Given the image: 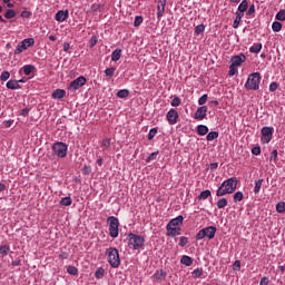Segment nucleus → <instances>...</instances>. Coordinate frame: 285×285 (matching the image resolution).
<instances>
[{
  "instance_id": "f257e3e1",
  "label": "nucleus",
  "mask_w": 285,
  "mask_h": 285,
  "mask_svg": "<svg viewBox=\"0 0 285 285\" xmlns=\"http://www.w3.org/2000/svg\"><path fill=\"white\" fill-rule=\"evenodd\" d=\"M237 190V178L232 177L222 183L216 191V197H224V195H233Z\"/></svg>"
},
{
  "instance_id": "f03ea898",
  "label": "nucleus",
  "mask_w": 285,
  "mask_h": 285,
  "mask_svg": "<svg viewBox=\"0 0 285 285\" xmlns=\"http://www.w3.org/2000/svg\"><path fill=\"white\" fill-rule=\"evenodd\" d=\"M181 224H184V216H181V215L171 219L167 224V236L168 237H177V235H181V227H180Z\"/></svg>"
},
{
  "instance_id": "7ed1b4c3",
  "label": "nucleus",
  "mask_w": 285,
  "mask_h": 285,
  "mask_svg": "<svg viewBox=\"0 0 285 285\" xmlns=\"http://www.w3.org/2000/svg\"><path fill=\"white\" fill-rule=\"evenodd\" d=\"M127 239L128 246L132 250H140V248H144V244H146V238L134 233L128 234Z\"/></svg>"
},
{
  "instance_id": "20e7f679",
  "label": "nucleus",
  "mask_w": 285,
  "mask_h": 285,
  "mask_svg": "<svg viewBox=\"0 0 285 285\" xmlns=\"http://www.w3.org/2000/svg\"><path fill=\"white\" fill-rule=\"evenodd\" d=\"M107 259L111 268H119L121 266V258L119 257V250L115 247H109L106 250Z\"/></svg>"
},
{
  "instance_id": "39448f33",
  "label": "nucleus",
  "mask_w": 285,
  "mask_h": 285,
  "mask_svg": "<svg viewBox=\"0 0 285 285\" xmlns=\"http://www.w3.org/2000/svg\"><path fill=\"white\" fill-rule=\"evenodd\" d=\"M262 82V75L259 72H253L248 76L245 82L246 90H259V83Z\"/></svg>"
},
{
  "instance_id": "423d86ee",
  "label": "nucleus",
  "mask_w": 285,
  "mask_h": 285,
  "mask_svg": "<svg viewBox=\"0 0 285 285\" xmlns=\"http://www.w3.org/2000/svg\"><path fill=\"white\" fill-rule=\"evenodd\" d=\"M216 233H217V227L215 226L205 227L196 234V240L199 242L202 239H215Z\"/></svg>"
},
{
  "instance_id": "0eeeda50",
  "label": "nucleus",
  "mask_w": 285,
  "mask_h": 285,
  "mask_svg": "<svg viewBox=\"0 0 285 285\" xmlns=\"http://www.w3.org/2000/svg\"><path fill=\"white\" fill-rule=\"evenodd\" d=\"M109 224V235L112 239H117L119 237V218L115 216H110L107 219Z\"/></svg>"
},
{
  "instance_id": "6e6552de",
  "label": "nucleus",
  "mask_w": 285,
  "mask_h": 285,
  "mask_svg": "<svg viewBox=\"0 0 285 285\" xmlns=\"http://www.w3.org/2000/svg\"><path fill=\"white\" fill-rule=\"evenodd\" d=\"M52 150H53L56 156L63 159V157H66L68 155V145L66 142H62V141L55 142L52 145Z\"/></svg>"
},
{
  "instance_id": "1a4fd4ad",
  "label": "nucleus",
  "mask_w": 285,
  "mask_h": 285,
  "mask_svg": "<svg viewBox=\"0 0 285 285\" xmlns=\"http://www.w3.org/2000/svg\"><path fill=\"white\" fill-rule=\"evenodd\" d=\"M275 129L273 127H263L261 130V141L263 144H271V140L273 139V132Z\"/></svg>"
},
{
  "instance_id": "9d476101",
  "label": "nucleus",
  "mask_w": 285,
  "mask_h": 285,
  "mask_svg": "<svg viewBox=\"0 0 285 285\" xmlns=\"http://www.w3.org/2000/svg\"><path fill=\"white\" fill-rule=\"evenodd\" d=\"M86 81H87L86 77L80 76L73 81H71L68 88L69 90H73V91L79 90V88H83V86H86Z\"/></svg>"
},
{
  "instance_id": "9b49d317",
  "label": "nucleus",
  "mask_w": 285,
  "mask_h": 285,
  "mask_svg": "<svg viewBox=\"0 0 285 285\" xmlns=\"http://www.w3.org/2000/svg\"><path fill=\"white\" fill-rule=\"evenodd\" d=\"M166 119L170 126H175L179 119V112L175 109H170L166 115Z\"/></svg>"
},
{
  "instance_id": "f8f14e48",
  "label": "nucleus",
  "mask_w": 285,
  "mask_h": 285,
  "mask_svg": "<svg viewBox=\"0 0 285 285\" xmlns=\"http://www.w3.org/2000/svg\"><path fill=\"white\" fill-rule=\"evenodd\" d=\"M207 112H208V107L207 106H202L194 114V119H197L198 121H202V120L206 119Z\"/></svg>"
},
{
  "instance_id": "ddd939ff",
  "label": "nucleus",
  "mask_w": 285,
  "mask_h": 285,
  "mask_svg": "<svg viewBox=\"0 0 285 285\" xmlns=\"http://www.w3.org/2000/svg\"><path fill=\"white\" fill-rule=\"evenodd\" d=\"M68 17H70V12L68 11V9L59 10L56 13L55 19H56V21H58V23H63V21H66L68 19Z\"/></svg>"
},
{
  "instance_id": "4468645a",
  "label": "nucleus",
  "mask_w": 285,
  "mask_h": 285,
  "mask_svg": "<svg viewBox=\"0 0 285 285\" xmlns=\"http://www.w3.org/2000/svg\"><path fill=\"white\" fill-rule=\"evenodd\" d=\"M232 66H242V63H244L246 61V55L240 53L238 56H233L232 59Z\"/></svg>"
},
{
  "instance_id": "2eb2a0df",
  "label": "nucleus",
  "mask_w": 285,
  "mask_h": 285,
  "mask_svg": "<svg viewBox=\"0 0 285 285\" xmlns=\"http://www.w3.org/2000/svg\"><path fill=\"white\" fill-rule=\"evenodd\" d=\"M164 12H166V0H159L157 6L158 19H161V17H164Z\"/></svg>"
},
{
  "instance_id": "dca6fc26",
  "label": "nucleus",
  "mask_w": 285,
  "mask_h": 285,
  "mask_svg": "<svg viewBox=\"0 0 285 285\" xmlns=\"http://www.w3.org/2000/svg\"><path fill=\"white\" fill-rule=\"evenodd\" d=\"M167 273L164 269H158L154 273V282H163V279H166Z\"/></svg>"
},
{
  "instance_id": "f3484780",
  "label": "nucleus",
  "mask_w": 285,
  "mask_h": 285,
  "mask_svg": "<svg viewBox=\"0 0 285 285\" xmlns=\"http://www.w3.org/2000/svg\"><path fill=\"white\" fill-rule=\"evenodd\" d=\"M35 70H37V68L35 67V65H24L22 67V72L28 77L30 75H32V72H35Z\"/></svg>"
},
{
  "instance_id": "a211bd4d",
  "label": "nucleus",
  "mask_w": 285,
  "mask_h": 285,
  "mask_svg": "<svg viewBox=\"0 0 285 285\" xmlns=\"http://www.w3.org/2000/svg\"><path fill=\"white\" fill-rule=\"evenodd\" d=\"M52 99H63L66 97V90L63 89H56L52 95Z\"/></svg>"
},
{
  "instance_id": "6ab92c4d",
  "label": "nucleus",
  "mask_w": 285,
  "mask_h": 285,
  "mask_svg": "<svg viewBox=\"0 0 285 285\" xmlns=\"http://www.w3.org/2000/svg\"><path fill=\"white\" fill-rule=\"evenodd\" d=\"M20 43L24 50H28V48L35 46V38H27Z\"/></svg>"
},
{
  "instance_id": "aec40b11",
  "label": "nucleus",
  "mask_w": 285,
  "mask_h": 285,
  "mask_svg": "<svg viewBox=\"0 0 285 285\" xmlns=\"http://www.w3.org/2000/svg\"><path fill=\"white\" fill-rule=\"evenodd\" d=\"M7 88H8V90H19V88H21V86L19 85V81H17V80H9L7 82Z\"/></svg>"
},
{
  "instance_id": "412c9836",
  "label": "nucleus",
  "mask_w": 285,
  "mask_h": 285,
  "mask_svg": "<svg viewBox=\"0 0 285 285\" xmlns=\"http://www.w3.org/2000/svg\"><path fill=\"white\" fill-rule=\"evenodd\" d=\"M197 134L200 137H204L205 135H208V126H206V125H198L197 126Z\"/></svg>"
},
{
  "instance_id": "4be33fe9",
  "label": "nucleus",
  "mask_w": 285,
  "mask_h": 285,
  "mask_svg": "<svg viewBox=\"0 0 285 285\" xmlns=\"http://www.w3.org/2000/svg\"><path fill=\"white\" fill-rule=\"evenodd\" d=\"M248 10V0H243L238 6V14H244Z\"/></svg>"
},
{
  "instance_id": "5701e85b",
  "label": "nucleus",
  "mask_w": 285,
  "mask_h": 285,
  "mask_svg": "<svg viewBox=\"0 0 285 285\" xmlns=\"http://www.w3.org/2000/svg\"><path fill=\"white\" fill-rule=\"evenodd\" d=\"M249 52H252L253 55H259V52H262V43H254L249 48Z\"/></svg>"
},
{
  "instance_id": "b1692460",
  "label": "nucleus",
  "mask_w": 285,
  "mask_h": 285,
  "mask_svg": "<svg viewBox=\"0 0 285 285\" xmlns=\"http://www.w3.org/2000/svg\"><path fill=\"white\" fill-rule=\"evenodd\" d=\"M244 18V13L236 12V19L233 22V28H239V23H242V19Z\"/></svg>"
},
{
  "instance_id": "393cba45",
  "label": "nucleus",
  "mask_w": 285,
  "mask_h": 285,
  "mask_svg": "<svg viewBox=\"0 0 285 285\" xmlns=\"http://www.w3.org/2000/svg\"><path fill=\"white\" fill-rule=\"evenodd\" d=\"M121 59V49H116L111 53V61H119Z\"/></svg>"
},
{
  "instance_id": "a878e982",
  "label": "nucleus",
  "mask_w": 285,
  "mask_h": 285,
  "mask_svg": "<svg viewBox=\"0 0 285 285\" xmlns=\"http://www.w3.org/2000/svg\"><path fill=\"white\" fill-rule=\"evenodd\" d=\"M180 264H184L185 266H193V258L184 255L180 259Z\"/></svg>"
},
{
  "instance_id": "bb28decb",
  "label": "nucleus",
  "mask_w": 285,
  "mask_h": 285,
  "mask_svg": "<svg viewBox=\"0 0 285 285\" xmlns=\"http://www.w3.org/2000/svg\"><path fill=\"white\" fill-rule=\"evenodd\" d=\"M10 253V245H1L0 246V255L1 257H7V255Z\"/></svg>"
},
{
  "instance_id": "cd10ccee",
  "label": "nucleus",
  "mask_w": 285,
  "mask_h": 285,
  "mask_svg": "<svg viewBox=\"0 0 285 285\" xmlns=\"http://www.w3.org/2000/svg\"><path fill=\"white\" fill-rule=\"evenodd\" d=\"M262 184H264V179L255 180V186H254L255 195H259V190H262Z\"/></svg>"
},
{
  "instance_id": "c85d7f7f",
  "label": "nucleus",
  "mask_w": 285,
  "mask_h": 285,
  "mask_svg": "<svg viewBox=\"0 0 285 285\" xmlns=\"http://www.w3.org/2000/svg\"><path fill=\"white\" fill-rule=\"evenodd\" d=\"M104 275H106V269H104V267H99V268L95 272V278H96V279H101V278H104Z\"/></svg>"
},
{
  "instance_id": "c756f323",
  "label": "nucleus",
  "mask_w": 285,
  "mask_h": 285,
  "mask_svg": "<svg viewBox=\"0 0 285 285\" xmlns=\"http://www.w3.org/2000/svg\"><path fill=\"white\" fill-rule=\"evenodd\" d=\"M213 195V193L210 191V189L204 190L198 195V199H208V197H210Z\"/></svg>"
},
{
  "instance_id": "7c9ffc66",
  "label": "nucleus",
  "mask_w": 285,
  "mask_h": 285,
  "mask_svg": "<svg viewBox=\"0 0 285 285\" xmlns=\"http://www.w3.org/2000/svg\"><path fill=\"white\" fill-rule=\"evenodd\" d=\"M60 206H72V198L69 196L61 198Z\"/></svg>"
},
{
  "instance_id": "2f4dec72",
  "label": "nucleus",
  "mask_w": 285,
  "mask_h": 285,
  "mask_svg": "<svg viewBox=\"0 0 285 285\" xmlns=\"http://www.w3.org/2000/svg\"><path fill=\"white\" fill-rule=\"evenodd\" d=\"M216 206L219 209L226 208V206H228V199H226V198L218 199V202L216 203Z\"/></svg>"
},
{
  "instance_id": "473e14b6",
  "label": "nucleus",
  "mask_w": 285,
  "mask_h": 285,
  "mask_svg": "<svg viewBox=\"0 0 285 285\" xmlns=\"http://www.w3.org/2000/svg\"><path fill=\"white\" fill-rule=\"evenodd\" d=\"M217 137H219V132L210 131L209 134H207L206 139H207V141H215V139H217Z\"/></svg>"
},
{
  "instance_id": "72a5a7b5",
  "label": "nucleus",
  "mask_w": 285,
  "mask_h": 285,
  "mask_svg": "<svg viewBox=\"0 0 285 285\" xmlns=\"http://www.w3.org/2000/svg\"><path fill=\"white\" fill-rule=\"evenodd\" d=\"M130 95V91H128V89H121L117 92V97L119 99H126V97H128Z\"/></svg>"
},
{
  "instance_id": "f704fd0d",
  "label": "nucleus",
  "mask_w": 285,
  "mask_h": 285,
  "mask_svg": "<svg viewBox=\"0 0 285 285\" xmlns=\"http://www.w3.org/2000/svg\"><path fill=\"white\" fill-rule=\"evenodd\" d=\"M273 32H281L282 31V22L275 21L272 24Z\"/></svg>"
},
{
  "instance_id": "c9c22d12",
  "label": "nucleus",
  "mask_w": 285,
  "mask_h": 285,
  "mask_svg": "<svg viewBox=\"0 0 285 285\" xmlns=\"http://www.w3.org/2000/svg\"><path fill=\"white\" fill-rule=\"evenodd\" d=\"M67 273H69V275H79V269L71 265L67 267Z\"/></svg>"
},
{
  "instance_id": "e433bc0d",
  "label": "nucleus",
  "mask_w": 285,
  "mask_h": 285,
  "mask_svg": "<svg viewBox=\"0 0 285 285\" xmlns=\"http://www.w3.org/2000/svg\"><path fill=\"white\" fill-rule=\"evenodd\" d=\"M16 17H17V12H14V10L12 9L7 10V12L4 13L6 19H14Z\"/></svg>"
},
{
  "instance_id": "4c0bfd02",
  "label": "nucleus",
  "mask_w": 285,
  "mask_h": 285,
  "mask_svg": "<svg viewBox=\"0 0 285 285\" xmlns=\"http://www.w3.org/2000/svg\"><path fill=\"white\" fill-rule=\"evenodd\" d=\"M170 106H173V108H177L178 106H181V98L179 97H174V99L170 102Z\"/></svg>"
},
{
  "instance_id": "58836bf2",
  "label": "nucleus",
  "mask_w": 285,
  "mask_h": 285,
  "mask_svg": "<svg viewBox=\"0 0 285 285\" xmlns=\"http://www.w3.org/2000/svg\"><path fill=\"white\" fill-rule=\"evenodd\" d=\"M276 213H285V203L284 202H279L276 204Z\"/></svg>"
},
{
  "instance_id": "ea45409f",
  "label": "nucleus",
  "mask_w": 285,
  "mask_h": 285,
  "mask_svg": "<svg viewBox=\"0 0 285 285\" xmlns=\"http://www.w3.org/2000/svg\"><path fill=\"white\" fill-rule=\"evenodd\" d=\"M242 199H244V193L242 191H236L234 194V202L235 204H237V202H242Z\"/></svg>"
},
{
  "instance_id": "a19ab883",
  "label": "nucleus",
  "mask_w": 285,
  "mask_h": 285,
  "mask_svg": "<svg viewBox=\"0 0 285 285\" xmlns=\"http://www.w3.org/2000/svg\"><path fill=\"white\" fill-rule=\"evenodd\" d=\"M193 277L195 278V279H197V278H199V277H202V275H204V269H202V268H196L194 272H193Z\"/></svg>"
},
{
  "instance_id": "79ce46f5",
  "label": "nucleus",
  "mask_w": 285,
  "mask_h": 285,
  "mask_svg": "<svg viewBox=\"0 0 285 285\" xmlns=\"http://www.w3.org/2000/svg\"><path fill=\"white\" fill-rule=\"evenodd\" d=\"M141 23H144V17L137 16V17L135 18V21H134L135 28H139V26H141Z\"/></svg>"
},
{
  "instance_id": "37998d69",
  "label": "nucleus",
  "mask_w": 285,
  "mask_h": 285,
  "mask_svg": "<svg viewBox=\"0 0 285 285\" xmlns=\"http://www.w3.org/2000/svg\"><path fill=\"white\" fill-rule=\"evenodd\" d=\"M277 21H285V10L282 9L276 13Z\"/></svg>"
},
{
  "instance_id": "c03bdc74",
  "label": "nucleus",
  "mask_w": 285,
  "mask_h": 285,
  "mask_svg": "<svg viewBox=\"0 0 285 285\" xmlns=\"http://www.w3.org/2000/svg\"><path fill=\"white\" fill-rule=\"evenodd\" d=\"M204 30H206V26L204 24H198L196 28H195V35H202L204 32Z\"/></svg>"
},
{
  "instance_id": "a18cd8bd",
  "label": "nucleus",
  "mask_w": 285,
  "mask_h": 285,
  "mask_svg": "<svg viewBox=\"0 0 285 285\" xmlns=\"http://www.w3.org/2000/svg\"><path fill=\"white\" fill-rule=\"evenodd\" d=\"M157 135V128H151L148 134L149 141H153L155 139V136Z\"/></svg>"
},
{
  "instance_id": "49530a36",
  "label": "nucleus",
  "mask_w": 285,
  "mask_h": 285,
  "mask_svg": "<svg viewBox=\"0 0 285 285\" xmlns=\"http://www.w3.org/2000/svg\"><path fill=\"white\" fill-rule=\"evenodd\" d=\"M208 101V95L204 94L199 99H198V106H204Z\"/></svg>"
},
{
  "instance_id": "de8ad7c7",
  "label": "nucleus",
  "mask_w": 285,
  "mask_h": 285,
  "mask_svg": "<svg viewBox=\"0 0 285 285\" xmlns=\"http://www.w3.org/2000/svg\"><path fill=\"white\" fill-rule=\"evenodd\" d=\"M8 79H10V71H2L0 75V80L8 81Z\"/></svg>"
},
{
  "instance_id": "09e8293b",
  "label": "nucleus",
  "mask_w": 285,
  "mask_h": 285,
  "mask_svg": "<svg viewBox=\"0 0 285 285\" xmlns=\"http://www.w3.org/2000/svg\"><path fill=\"white\" fill-rule=\"evenodd\" d=\"M115 68L114 67H111V68H107L106 70H105V75H106V77H115Z\"/></svg>"
},
{
  "instance_id": "8fccbe9b",
  "label": "nucleus",
  "mask_w": 285,
  "mask_h": 285,
  "mask_svg": "<svg viewBox=\"0 0 285 285\" xmlns=\"http://www.w3.org/2000/svg\"><path fill=\"white\" fill-rule=\"evenodd\" d=\"M237 75V66L230 65L229 66V77H235Z\"/></svg>"
},
{
  "instance_id": "3c124183",
  "label": "nucleus",
  "mask_w": 285,
  "mask_h": 285,
  "mask_svg": "<svg viewBox=\"0 0 285 285\" xmlns=\"http://www.w3.org/2000/svg\"><path fill=\"white\" fill-rule=\"evenodd\" d=\"M157 155H159V151L151 153L147 158V164H149V161H155V159H157Z\"/></svg>"
},
{
  "instance_id": "603ef678",
  "label": "nucleus",
  "mask_w": 285,
  "mask_h": 285,
  "mask_svg": "<svg viewBox=\"0 0 285 285\" xmlns=\"http://www.w3.org/2000/svg\"><path fill=\"white\" fill-rule=\"evenodd\" d=\"M186 244H188V237L181 236L179 239V246H181V248H184V246H186Z\"/></svg>"
},
{
  "instance_id": "864d4df0",
  "label": "nucleus",
  "mask_w": 285,
  "mask_h": 285,
  "mask_svg": "<svg viewBox=\"0 0 285 285\" xmlns=\"http://www.w3.org/2000/svg\"><path fill=\"white\" fill-rule=\"evenodd\" d=\"M277 149H274L272 153H271V156H269V161H277Z\"/></svg>"
},
{
  "instance_id": "5fc2aeb1",
  "label": "nucleus",
  "mask_w": 285,
  "mask_h": 285,
  "mask_svg": "<svg viewBox=\"0 0 285 285\" xmlns=\"http://www.w3.org/2000/svg\"><path fill=\"white\" fill-rule=\"evenodd\" d=\"M26 50L21 43H19L14 50V55H21Z\"/></svg>"
},
{
  "instance_id": "6e6d98bb",
  "label": "nucleus",
  "mask_w": 285,
  "mask_h": 285,
  "mask_svg": "<svg viewBox=\"0 0 285 285\" xmlns=\"http://www.w3.org/2000/svg\"><path fill=\"white\" fill-rule=\"evenodd\" d=\"M252 155H255L256 157L257 155H262V148L261 147L252 148Z\"/></svg>"
},
{
  "instance_id": "4d7b16f0",
  "label": "nucleus",
  "mask_w": 285,
  "mask_h": 285,
  "mask_svg": "<svg viewBox=\"0 0 285 285\" xmlns=\"http://www.w3.org/2000/svg\"><path fill=\"white\" fill-rule=\"evenodd\" d=\"M277 88H279V85L277 82H272L269 85V92H275V90H277Z\"/></svg>"
},
{
  "instance_id": "13d9d810",
  "label": "nucleus",
  "mask_w": 285,
  "mask_h": 285,
  "mask_svg": "<svg viewBox=\"0 0 285 285\" xmlns=\"http://www.w3.org/2000/svg\"><path fill=\"white\" fill-rule=\"evenodd\" d=\"M91 168L88 165L82 167V175H90Z\"/></svg>"
},
{
  "instance_id": "bf43d9fd",
  "label": "nucleus",
  "mask_w": 285,
  "mask_h": 285,
  "mask_svg": "<svg viewBox=\"0 0 285 285\" xmlns=\"http://www.w3.org/2000/svg\"><path fill=\"white\" fill-rule=\"evenodd\" d=\"M246 14L250 17V14H255V4H250Z\"/></svg>"
},
{
  "instance_id": "052dcab7",
  "label": "nucleus",
  "mask_w": 285,
  "mask_h": 285,
  "mask_svg": "<svg viewBox=\"0 0 285 285\" xmlns=\"http://www.w3.org/2000/svg\"><path fill=\"white\" fill-rule=\"evenodd\" d=\"M234 271H242V262L235 261V263H234Z\"/></svg>"
},
{
  "instance_id": "680f3d73",
  "label": "nucleus",
  "mask_w": 285,
  "mask_h": 285,
  "mask_svg": "<svg viewBox=\"0 0 285 285\" xmlns=\"http://www.w3.org/2000/svg\"><path fill=\"white\" fill-rule=\"evenodd\" d=\"M97 37H91V39H90V48H95L96 46H97Z\"/></svg>"
},
{
  "instance_id": "e2e57ef3",
  "label": "nucleus",
  "mask_w": 285,
  "mask_h": 285,
  "mask_svg": "<svg viewBox=\"0 0 285 285\" xmlns=\"http://www.w3.org/2000/svg\"><path fill=\"white\" fill-rule=\"evenodd\" d=\"M104 148H110V139L106 138L102 140Z\"/></svg>"
},
{
  "instance_id": "0e129e2a",
  "label": "nucleus",
  "mask_w": 285,
  "mask_h": 285,
  "mask_svg": "<svg viewBox=\"0 0 285 285\" xmlns=\"http://www.w3.org/2000/svg\"><path fill=\"white\" fill-rule=\"evenodd\" d=\"M29 112H30V109L23 108V109L20 111V115H21L22 117H28Z\"/></svg>"
},
{
  "instance_id": "69168bd1",
  "label": "nucleus",
  "mask_w": 285,
  "mask_h": 285,
  "mask_svg": "<svg viewBox=\"0 0 285 285\" xmlns=\"http://www.w3.org/2000/svg\"><path fill=\"white\" fill-rule=\"evenodd\" d=\"M32 16V13L30 12V11H22L21 12V17H23V18H26V19H28L29 17H31Z\"/></svg>"
},
{
  "instance_id": "338daca9",
  "label": "nucleus",
  "mask_w": 285,
  "mask_h": 285,
  "mask_svg": "<svg viewBox=\"0 0 285 285\" xmlns=\"http://www.w3.org/2000/svg\"><path fill=\"white\" fill-rule=\"evenodd\" d=\"M209 106H210V108H215V107L219 106V101L218 100H212V101H209Z\"/></svg>"
},
{
  "instance_id": "774afa93",
  "label": "nucleus",
  "mask_w": 285,
  "mask_h": 285,
  "mask_svg": "<svg viewBox=\"0 0 285 285\" xmlns=\"http://www.w3.org/2000/svg\"><path fill=\"white\" fill-rule=\"evenodd\" d=\"M259 285H268V277H263Z\"/></svg>"
}]
</instances>
